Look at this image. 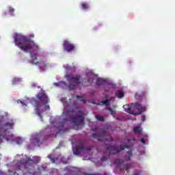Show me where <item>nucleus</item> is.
<instances>
[{
  "label": "nucleus",
  "instance_id": "obj_27",
  "mask_svg": "<svg viewBox=\"0 0 175 175\" xmlns=\"http://www.w3.org/2000/svg\"><path fill=\"white\" fill-rule=\"evenodd\" d=\"M16 143L17 144H21L23 143V139H21V138H18L16 139Z\"/></svg>",
  "mask_w": 175,
  "mask_h": 175
},
{
  "label": "nucleus",
  "instance_id": "obj_23",
  "mask_svg": "<svg viewBox=\"0 0 175 175\" xmlns=\"http://www.w3.org/2000/svg\"><path fill=\"white\" fill-rule=\"evenodd\" d=\"M77 98L78 99H81V102H83L84 103H87V100H85V99L83 98V96L77 95Z\"/></svg>",
  "mask_w": 175,
  "mask_h": 175
},
{
  "label": "nucleus",
  "instance_id": "obj_31",
  "mask_svg": "<svg viewBox=\"0 0 175 175\" xmlns=\"http://www.w3.org/2000/svg\"><path fill=\"white\" fill-rule=\"evenodd\" d=\"M127 154H129V155H130V157H132V150H129L127 152Z\"/></svg>",
  "mask_w": 175,
  "mask_h": 175
},
{
  "label": "nucleus",
  "instance_id": "obj_18",
  "mask_svg": "<svg viewBox=\"0 0 175 175\" xmlns=\"http://www.w3.org/2000/svg\"><path fill=\"white\" fill-rule=\"evenodd\" d=\"M90 5L87 3H81V8L83 9V10H87V9H89Z\"/></svg>",
  "mask_w": 175,
  "mask_h": 175
},
{
  "label": "nucleus",
  "instance_id": "obj_32",
  "mask_svg": "<svg viewBox=\"0 0 175 175\" xmlns=\"http://www.w3.org/2000/svg\"><path fill=\"white\" fill-rule=\"evenodd\" d=\"M125 161H131V157H126Z\"/></svg>",
  "mask_w": 175,
  "mask_h": 175
},
{
  "label": "nucleus",
  "instance_id": "obj_29",
  "mask_svg": "<svg viewBox=\"0 0 175 175\" xmlns=\"http://www.w3.org/2000/svg\"><path fill=\"white\" fill-rule=\"evenodd\" d=\"M9 12H10V13H13V12H14V8L10 7L9 9Z\"/></svg>",
  "mask_w": 175,
  "mask_h": 175
},
{
  "label": "nucleus",
  "instance_id": "obj_22",
  "mask_svg": "<svg viewBox=\"0 0 175 175\" xmlns=\"http://www.w3.org/2000/svg\"><path fill=\"white\" fill-rule=\"evenodd\" d=\"M116 95H117L118 98H124V92H117Z\"/></svg>",
  "mask_w": 175,
  "mask_h": 175
},
{
  "label": "nucleus",
  "instance_id": "obj_19",
  "mask_svg": "<svg viewBox=\"0 0 175 175\" xmlns=\"http://www.w3.org/2000/svg\"><path fill=\"white\" fill-rule=\"evenodd\" d=\"M14 125V124L13 123L7 122V123H5V126L6 128H8L9 129H13Z\"/></svg>",
  "mask_w": 175,
  "mask_h": 175
},
{
  "label": "nucleus",
  "instance_id": "obj_8",
  "mask_svg": "<svg viewBox=\"0 0 175 175\" xmlns=\"http://www.w3.org/2000/svg\"><path fill=\"white\" fill-rule=\"evenodd\" d=\"M132 110L133 112L131 114L133 116H140V114H142L144 111H146V107L142 105L139 103H135L133 106Z\"/></svg>",
  "mask_w": 175,
  "mask_h": 175
},
{
  "label": "nucleus",
  "instance_id": "obj_5",
  "mask_svg": "<svg viewBox=\"0 0 175 175\" xmlns=\"http://www.w3.org/2000/svg\"><path fill=\"white\" fill-rule=\"evenodd\" d=\"M107 131L105 129L92 134L94 139H97L98 142H104L105 143L107 142Z\"/></svg>",
  "mask_w": 175,
  "mask_h": 175
},
{
  "label": "nucleus",
  "instance_id": "obj_28",
  "mask_svg": "<svg viewBox=\"0 0 175 175\" xmlns=\"http://www.w3.org/2000/svg\"><path fill=\"white\" fill-rule=\"evenodd\" d=\"M139 142H141V143H142V144H146V139H144V138H141L139 139Z\"/></svg>",
  "mask_w": 175,
  "mask_h": 175
},
{
  "label": "nucleus",
  "instance_id": "obj_37",
  "mask_svg": "<svg viewBox=\"0 0 175 175\" xmlns=\"http://www.w3.org/2000/svg\"><path fill=\"white\" fill-rule=\"evenodd\" d=\"M55 85H59L58 83H55Z\"/></svg>",
  "mask_w": 175,
  "mask_h": 175
},
{
  "label": "nucleus",
  "instance_id": "obj_15",
  "mask_svg": "<svg viewBox=\"0 0 175 175\" xmlns=\"http://www.w3.org/2000/svg\"><path fill=\"white\" fill-rule=\"evenodd\" d=\"M143 131V129H142L141 126H136L133 129L134 133H142Z\"/></svg>",
  "mask_w": 175,
  "mask_h": 175
},
{
  "label": "nucleus",
  "instance_id": "obj_33",
  "mask_svg": "<svg viewBox=\"0 0 175 175\" xmlns=\"http://www.w3.org/2000/svg\"><path fill=\"white\" fill-rule=\"evenodd\" d=\"M36 143H39V142H40V139H39V138H36Z\"/></svg>",
  "mask_w": 175,
  "mask_h": 175
},
{
  "label": "nucleus",
  "instance_id": "obj_36",
  "mask_svg": "<svg viewBox=\"0 0 175 175\" xmlns=\"http://www.w3.org/2000/svg\"><path fill=\"white\" fill-rule=\"evenodd\" d=\"M51 161H52L53 163L55 162V160L54 159H51Z\"/></svg>",
  "mask_w": 175,
  "mask_h": 175
},
{
  "label": "nucleus",
  "instance_id": "obj_41",
  "mask_svg": "<svg viewBox=\"0 0 175 175\" xmlns=\"http://www.w3.org/2000/svg\"><path fill=\"white\" fill-rule=\"evenodd\" d=\"M44 139H45V140H46V139H49V137H44Z\"/></svg>",
  "mask_w": 175,
  "mask_h": 175
},
{
  "label": "nucleus",
  "instance_id": "obj_34",
  "mask_svg": "<svg viewBox=\"0 0 175 175\" xmlns=\"http://www.w3.org/2000/svg\"><path fill=\"white\" fill-rule=\"evenodd\" d=\"M133 175H140V172H135L134 174H133Z\"/></svg>",
  "mask_w": 175,
  "mask_h": 175
},
{
  "label": "nucleus",
  "instance_id": "obj_3",
  "mask_svg": "<svg viewBox=\"0 0 175 175\" xmlns=\"http://www.w3.org/2000/svg\"><path fill=\"white\" fill-rule=\"evenodd\" d=\"M40 162V157L38 156L31 157H26L25 159H22L18 163V165L15 167V171H12L8 170L10 175H18L16 172L18 170H21V167H27V166H33V165H38Z\"/></svg>",
  "mask_w": 175,
  "mask_h": 175
},
{
  "label": "nucleus",
  "instance_id": "obj_30",
  "mask_svg": "<svg viewBox=\"0 0 175 175\" xmlns=\"http://www.w3.org/2000/svg\"><path fill=\"white\" fill-rule=\"evenodd\" d=\"M45 110H50V105H46L45 106Z\"/></svg>",
  "mask_w": 175,
  "mask_h": 175
},
{
  "label": "nucleus",
  "instance_id": "obj_38",
  "mask_svg": "<svg viewBox=\"0 0 175 175\" xmlns=\"http://www.w3.org/2000/svg\"><path fill=\"white\" fill-rule=\"evenodd\" d=\"M21 103L23 105V106H24V105H25V104H24V103H23V101H21Z\"/></svg>",
  "mask_w": 175,
  "mask_h": 175
},
{
  "label": "nucleus",
  "instance_id": "obj_11",
  "mask_svg": "<svg viewBox=\"0 0 175 175\" xmlns=\"http://www.w3.org/2000/svg\"><path fill=\"white\" fill-rule=\"evenodd\" d=\"M94 83V78H85L82 80L83 87H90Z\"/></svg>",
  "mask_w": 175,
  "mask_h": 175
},
{
  "label": "nucleus",
  "instance_id": "obj_35",
  "mask_svg": "<svg viewBox=\"0 0 175 175\" xmlns=\"http://www.w3.org/2000/svg\"><path fill=\"white\" fill-rule=\"evenodd\" d=\"M31 87H33V88L36 87V84H35V83H32V84H31Z\"/></svg>",
  "mask_w": 175,
  "mask_h": 175
},
{
  "label": "nucleus",
  "instance_id": "obj_40",
  "mask_svg": "<svg viewBox=\"0 0 175 175\" xmlns=\"http://www.w3.org/2000/svg\"><path fill=\"white\" fill-rule=\"evenodd\" d=\"M51 135H53V133H49L48 136H51Z\"/></svg>",
  "mask_w": 175,
  "mask_h": 175
},
{
  "label": "nucleus",
  "instance_id": "obj_16",
  "mask_svg": "<svg viewBox=\"0 0 175 175\" xmlns=\"http://www.w3.org/2000/svg\"><path fill=\"white\" fill-rule=\"evenodd\" d=\"M115 165H117L118 166H120V165H122L124 163V160L122 159H117L114 161Z\"/></svg>",
  "mask_w": 175,
  "mask_h": 175
},
{
  "label": "nucleus",
  "instance_id": "obj_13",
  "mask_svg": "<svg viewBox=\"0 0 175 175\" xmlns=\"http://www.w3.org/2000/svg\"><path fill=\"white\" fill-rule=\"evenodd\" d=\"M6 130H3V129H0V144L1 143H3V140H5V137L6 136Z\"/></svg>",
  "mask_w": 175,
  "mask_h": 175
},
{
  "label": "nucleus",
  "instance_id": "obj_42",
  "mask_svg": "<svg viewBox=\"0 0 175 175\" xmlns=\"http://www.w3.org/2000/svg\"><path fill=\"white\" fill-rule=\"evenodd\" d=\"M25 172H29L28 170H27V169H25Z\"/></svg>",
  "mask_w": 175,
  "mask_h": 175
},
{
  "label": "nucleus",
  "instance_id": "obj_12",
  "mask_svg": "<svg viewBox=\"0 0 175 175\" xmlns=\"http://www.w3.org/2000/svg\"><path fill=\"white\" fill-rule=\"evenodd\" d=\"M129 169H132L131 164H124L123 165V167L120 169V172L123 174L124 173H125V172H126V173H129Z\"/></svg>",
  "mask_w": 175,
  "mask_h": 175
},
{
  "label": "nucleus",
  "instance_id": "obj_9",
  "mask_svg": "<svg viewBox=\"0 0 175 175\" xmlns=\"http://www.w3.org/2000/svg\"><path fill=\"white\" fill-rule=\"evenodd\" d=\"M63 49L64 51H66L67 53H72V51H75L76 50V46L75 44L70 42L68 40H64L63 44Z\"/></svg>",
  "mask_w": 175,
  "mask_h": 175
},
{
  "label": "nucleus",
  "instance_id": "obj_25",
  "mask_svg": "<svg viewBox=\"0 0 175 175\" xmlns=\"http://www.w3.org/2000/svg\"><path fill=\"white\" fill-rule=\"evenodd\" d=\"M36 54H33L31 55V59L33 61V63H35V61H36V59H38V57H36Z\"/></svg>",
  "mask_w": 175,
  "mask_h": 175
},
{
  "label": "nucleus",
  "instance_id": "obj_14",
  "mask_svg": "<svg viewBox=\"0 0 175 175\" xmlns=\"http://www.w3.org/2000/svg\"><path fill=\"white\" fill-rule=\"evenodd\" d=\"M123 109H124V111H126V113H129V114H132L133 107H131V106H129V105H126L123 106Z\"/></svg>",
  "mask_w": 175,
  "mask_h": 175
},
{
  "label": "nucleus",
  "instance_id": "obj_44",
  "mask_svg": "<svg viewBox=\"0 0 175 175\" xmlns=\"http://www.w3.org/2000/svg\"><path fill=\"white\" fill-rule=\"evenodd\" d=\"M36 64H39V62H37Z\"/></svg>",
  "mask_w": 175,
  "mask_h": 175
},
{
  "label": "nucleus",
  "instance_id": "obj_17",
  "mask_svg": "<svg viewBox=\"0 0 175 175\" xmlns=\"http://www.w3.org/2000/svg\"><path fill=\"white\" fill-rule=\"evenodd\" d=\"M104 83H105V80L100 78H98L96 81V85H103Z\"/></svg>",
  "mask_w": 175,
  "mask_h": 175
},
{
  "label": "nucleus",
  "instance_id": "obj_10",
  "mask_svg": "<svg viewBox=\"0 0 175 175\" xmlns=\"http://www.w3.org/2000/svg\"><path fill=\"white\" fill-rule=\"evenodd\" d=\"M82 151H91V148L85 147L83 144L78 146L73 152L75 155H80Z\"/></svg>",
  "mask_w": 175,
  "mask_h": 175
},
{
  "label": "nucleus",
  "instance_id": "obj_21",
  "mask_svg": "<svg viewBox=\"0 0 175 175\" xmlns=\"http://www.w3.org/2000/svg\"><path fill=\"white\" fill-rule=\"evenodd\" d=\"M96 118L98 120V121H101V122L105 121V118H103V116L96 115Z\"/></svg>",
  "mask_w": 175,
  "mask_h": 175
},
{
  "label": "nucleus",
  "instance_id": "obj_6",
  "mask_svg": "<svg viewBox=\"0 0 175 175\" xmlns=\"http://www.w3.org/2000/svg\"><path fill=\"white\" fill-rule=\"evenodd\" d=\"M68 80L70 83H73V85H72V84L69 85L68 87H69L70 90H75V88H76V87L80 85V83H81V81H80V80H81V75H77L75 77H68Z\"/></svg>",
  "mask_w": 175,
  "mask_h": 175
},
{
  "label": "nucleus",
  "instance_id": "obj_43",
  "mask_svg": "<svg viewBox=\"0 0 175 175\" xmlns=\"http://www.w3.org/2000/svg\"><path fill=\"white\" fill-rule=\"evenodd\" d=\"M2 174V172L0 170V175Z\"/></svg>",
  "mask_w": 175,
  "mask_h": 175
},
{
  "label": "nucleus",
  "instance_id": "obj_20",
  "mask_svg": "<svg viewBox=\"0 0 175 175\" xmlns=\"http://www.w3.org/2000/svg\"><path fill=\"white\" fill-rule=\"evenodd\" d=\"M103 105H105V106H110V100H105L102 101Z\"/></svg>",
  "mask_w": 175,
  "mask_h": 175
},
{
  "label": "nucleus",
  "instance_id": "obj_4",
  "mask_svg": "<svg viewBox=\"0 0 175 175\" xmlns=\"http://www.w3.org/2000/svg\"><path fill=\"white\" fill-rule=\"evenodd\" d=\"M50 103V100H49V97L47 94L45 93H38L36 95V98L34 99V105H35V111L38 117L42 118V113L44 110L41 109L40 107L44 105H47Z\"/></svg>",
  "mask_w": 175,
  "mask_h": 175
},
{
  "label": "nucleus",
  "instance_id": "obj_26",
  "mask_svg": "<svg viewBox=\"0 0 175 175\" xmlns=\"http://www.w3.org/2000/svg\"><path fill=\"white\" fill-rule=\"evenodd\" d=\"M18 81H20V79L18 78H14L12 80V84H17V83H18Z\"/></svg>",
  "mask_w": 175,
  "mask_h": 175
},
{
  "label": "nucleus",
  "instance_id": "obj_39",
  "mask_svg": "<svg viewBox=\"0 0 175 175\" xmlns=\"http://www.w3.org/2000/svg\"><path fill=\"white\" fill-rule=\"evenodd\" d=\"M30 38H33V34L30 35Z\"/></svg>",
  "mask_w": 175,
  "mask_h": 175
},
{
  "label": "nucleus",
  "instance_id": "obj_24",
  "mask_svg": "<svg viewBox=\"0 0 175 175\" xmlns=\"http://www.w3.org/2000/svg\"><path fill=\"white\" fill-rule=\"evenodd\" d=\"M107 110H109L110 111V114L111 116H113V117L116 116V111H113L111 108H107Z\"/></svg>",
  "mask_w": 175,
  "mask_h": 175
},
{
  "label": "nucleus",
  "instance_id": "obj_2",
  "mask_svg": "<svg viewBox=\"0 0 175 175\" xmlns=\"http://www.w3.org/2000/svg\"><path fill=\"white\" fill-rule=\"evenodd\" d=\"M127 142L128 145L121 144L120 148L116 146L109 145L104 152V155L101 158V162H106V161L109 159V157L113 154H120V151H122L126 148H131L134 144H136V139L135 137L128 139ZM108 144H111V141H109Z\"/></svg>",
  "mask_w": 175,
  "mask_h": 175
},
{
  "label": "nucleus",
  "instance_id": "obj_7",
  "mask_svg": "<svg viewBox=\"0 0 175 175\" xmlns=\"http://www.w3.org/2000/svg\"><path fill=\"white\" fill-rule=\"evenodd\" d=\"M79 115L71 118V121L74 125L76 126H80V125H83L84 124V114L81 111H79Z\"/></svg>",
  "mask_w": 175,
  "mask_h": 175
},
{
  "label": "nucleus",
  "instance_id": "obj_1",
  "mask_svg": "<svg viewBox=\"0 0 175 175\" xmlns=\"http://www.w3.org/2000/svg\"><path fill=\"white\" fill-rule=\"evenodd\" d=\"M14 39L15 46H17L23 51H29V50L35 51L39 50V46L35 44V41L31 40V38H28L23 34L16 33Z\"/></svg>",
  "mask_w": 175,
  "mask_h": 175
}]
</instances>
